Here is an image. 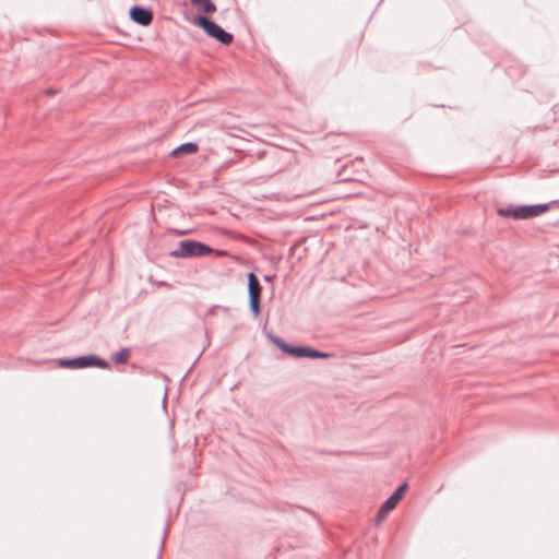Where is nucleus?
<instances>
[{
	"label": "nucleus",
	"mask_w": 559,
	"mask_h": 559,
	"mask_svg": "<svg viewBox=\"0 0 559 559\" xmlns=\"http://www.w3.org/2000/svg\"><path fill=\"white\" fill-rule=\"evenodd\" d=\"M210 254L225 257L227 252L224 250L213 249L209 245L194 239H185L179 241L177 248L169 253L171 258L182 259L201 258Z\"/></svg>",
	"instance_id": "f257e3e1"
},
{
	"label": "nucleus",
	"mask_w": 559,
	"mask_h": 559,
	"mask_svg": "<svg viewBox=\"0 0 559 559\" xmlns=\"http://www.w3.org/2000/svg\"><path fill=\"white\" fill-rule=\"evenodd\" d=\"M550 204H522V205H508L506 207H498L497 214L501 217L513 218L515 221H523L537 217L549 210Z\"/></svg>",
	"instance_id": "f03ea898"
},
{
	"label": "nucleus",
	"mask_w": 559,
	"mask_h": 559,
	"mask_svg": "<svg viewBox=\"0 0 559 559\" xmlns=\"http://www.w3.org/2000/svg\"><path fill=\"white\" fill-rule=\"evenodd\" d=\"M192 23L199 26L207 36L216 39L223 45L228 46L234 41V35L231 33L226 32L221 25L206 15H195Z\"/></svg>",
	"instance_id": "7ed1b4c3"
},
{
	"label": "nucleus",
	"mask_w": 559,
	"mask_h": 559,
	"mask_svg": "<svg viewBox=\"0 0 559 559\" xmlns=\"http://www.w3.org/2000/svg\"><path fill=\"white\" fill-rule=\"evenodd\" d=\"M57 365L61 368L84 369L96 367L99 369H109V362L96 354L76 356L73 358H60Z\"/></svg>",
	"instance_id": "20e7f679"
},
{
	"label": "nucleus",
	"mask_w": 559,
	"mask_h": 559,
	"mask_svg": "<svg viewBox=\"0 0 559 559\" xmlns=\"http://www.w3.org/2000/svg\"><path fill=\"white\" fill-rule=\"evenodd\" d=\"M247 286H248V299L249 309L254 318H258L261 313V295L262 286L258 276L253 272L247 274Z\"/></svg>",
	"instance_id": "39448f33"
},
{
	"label": "nucleus",
	"mask_w": 559,
	"mask_h": 559,
	"mask_svg": "<svg viewBox=\"0 0 559 559\" xmlns=\"http://www.w3.org/2000/svg\"><path fill=\"white\" fill-rule=\"evenodd\" d=\"M407 488V483L401 484L381 504L376 514L377 524H380L382 521H384L386 516L396 508L399 502L403 499L404 495L406 493Z\"/></svg>",
	"instance_id": "423d86ee"
},
{
	"label": "nucleus",
	"mask_w": 559,
	"mask_h": 559,
	"mask_svg": "<svg viewBox=\"0 0 559 559\" xmlns=\"http://www.w3.org/2000/svg\"><path fill=\"white\" fill-rule=\"evenodd\" d=\"M267 338L271 343H273L277 348H280L286 355L294 357V358L302 357L304 345L288 344L282 337L277 336L273 333H269Z\"/></svg>",
	"instance_id": "0eeeda50"
},
{
	"label": "nucleus",
	"mask_w": 559,
	"mask_h": 559,
	"mask_svg": "<svg viewBox=\"0 0 559 559\" xmlns=\"http://www.w3.org/2000/svg\"><path fill=\"white\" fill-rule=\"evenodd\" d=\"M129 15L132 22L141 26H148L153 21V11L138 4L130 9Z\"/></svg>",
	"instance_id": "6e6552de"
},
{
	"label": "nucleus",
	"mask_w": 559,
	"mask_h": 559,
	"mask_svg": "<svg viewBox=\"0 0 559 559\" xmlns=\"http://www.w3.org/2000/svg\"><path fill=\"white\" fill-rule=\"evenodd\" d=\"M198 151H199V146L197 143L186 142V143H182V144L178 145L177 147H175L171 151L170 156L179 157L181 155H192V154L197 153Z\"/></svg>",
	"instance_id": "1a4fd4ad"
},
{
	"label": "nucleus",
	"mask_w": 559,
	"mask_h": 559,
	"mask_svg": "<svg viewBox=\"0 0 559 559\" xmlns=\"http://www.w3.org/2000/svg\"><path fill=\"white\" fill-rule=\"evenodd\" d=\"M333 357L332 353L321 352L313 347L304 345L302 348V357L301 358H311V359H328Z\"/></svg>",
	"instance_id": "9d476101"
},
{
	"label": "nucleus",
	"mask_w": 559,
	"mask_h": 559,
	"mask_svg": "<svg viewBox=\"0 0 559 559\" xmlns=\"http://www.w3.org/2000/svg\"><path fill=\"white\" fill-rule=\"evenodd\" d=\"M199 11L205 14H212L216 11V5L212 0H190Z\"/></svg>",
	"instance_id": "9b49d317"
},
{
	"label": "nucleus",
	"mask_w": 559,
	"mask_h": 559,
	"mask_svg": "<svg viewBox=\"0 0 559 559\" xmlns=\"http://www.w3.org/2000/svg\"><path fill=\"white\" fill-rule=\"evenodd\" d=\"M130 355H131V350L130 348L128 347H122L119 352L115 353L112 356H111V360L116 364V365H124L128 362L129 358H130Z\"/></svg>",
	"instance_id": "f8f14e48"
},
{
	"label": "nucleus",
	"mask_w": 559,
	"mask_h": 559,
	"mask_svg": "<svg viewBox=\"0 0 559 559\" xmlns=\"http://www.w3.org/2000/svg\"><path fill=\"white\" fill-rule=\"evenodd\" d=\"M547 204H550L549 210L552 207H559V200L548 202Z\"/></svg>",
	"instance_id": "ddd939ff"
},
{
	"label": "nucleus",
	"mask_w": 559,
	"mask_h": 559,
	"mask_svg": "<svg viewBox=\"0 0 559 559\" xmlns=\"http://www.w3.org/2000/svg\"><path fill=\"white\" fill-rule=\"evenodd\" d=\"M45 93L48 96H52V95H55L57 93V91L55 88H48V90H46Z\"/></svg>",
	"instance_id": "4468645a"
},
{
	"label": "nucleus",
	"mask_w": 559,
	"mask_h": 559,
	"mask_svg": "<svg viewBox=\"0 0 559 559\" xmlns=\"http://www.w3.org/2000/svg\"><path fill=\"white\" fill-rule=\"evenodd\" d=\"M166 534H167V528H165L164 534H163V538H162V542H160V550H162V549H163V547H164L165 539H166Z\"/></svg>",
	"instance_id": "2eb2a0df"
},
{
	"label": "nucleus",
	"mask_w": 559,
	"mask_h": 559,
	"mask_svg": "<svg viewBox=\"0 0 559 559\" xmlns=\"http://www.w3.org/2000/svg\"><path fill=\"white\" fill-rule=\"evenodd\" d=\"M263 278L265 282H271L273 277L271 275H264Z\"/></svg>",
	"instance_id": "dca6fc26"
},
{
	"label": "nucleus",
	"mask_w": 559,
	"mask_h": 559,
	"mask_svg": "<svg viewBox=\"0 0 559 559\" xmlns=\"http://www.w3.org/2000/svg\"><path fill=\"white\" fill-rule=\"evenodd\" d=\"M187 233H188V230H180V231H178V235H185Z\"/></svg>",
	"instance_id": "f3484780"
}]
</instances>
